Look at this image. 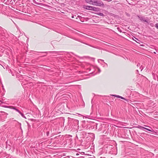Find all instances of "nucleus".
Wrapping results in <instances>:
<instances>
[{
  "label": "nucleus",
  "instance_id": "f257e3e1",
  "mask_svg": "<svg viewBox=\"0 0 158 158\" xmlns=\"http://www.w3.org/2000/svg\"><path fill=\"white\" fill-rule=\"evenodd\" d=\"M144 126H145V127H149V128H150L151 129H148V128L143 127L141 126L140 125H138L137 126H135V128H137L139 129H140L141 130H143V129H144L146 130H148V131H151V132H154V130L153 129H152L150 127H149L148 126H146V125H144Z\"/></svg>",
  "mask_w": 158,
  "mask_h": 158
},
{
  "label": "nucleus",
  "instance_id": "f03ea898",
  "mask_svg": "<svg viewBox=\"0 0 158 158\" xmlns=\"http://www.w3.org/2000/svg\"><path fill=\"white\" fill-rule=\"evenodd\" d=\"M104 4L103 2L100 0H95L94 6H104Z\"/></svg>",
  "mask_w": 158,
  "mask_h": 158
},
{
  "label": "nucleus",
  "instance_id": "7ed1b4c3",
  "mask_svg": "<svg viewBox=\"0 0 158 158\" xmlns=\"http://www.w3.org/2000/svg\"><path fill=\"white\" fill-rule=\"evenodd\" d=\"M95 0H85L86 2L89 4L94 5Z\"/></svg>",
  "mask_w": 158,
  "mask_h": 158
},
{
  "label": "nucleus",
  "instance_id": "20e7f679",
  "mask_svg": "<svg viewBox=\"0 0 158 158\" xmlns=\"http://www.w3.org/2000/svg\"><path fill=\"white\" fill-rule=\"evenodd\" d=\"M98 124L97 123L95 124V126H96V129H98V131H101L102 130V126L101 125H99L98 126Z\"/></svg>",
  "mask_w": 158,
  "mask_h": 158
},
{
  "label": "nucleus",
  "instance_id": "39448f33",
  "mask_svg": "<svg viewBox=\"0 0 158 158\" xmlns=\"http://www.w3.org/2000/svg\"><path fill=\"white\" fill-rule=\"evenodd\" d=\"M138 17L139 19L142 21L148 23V21L147 19H145L144 17L143 16L140 17L139 16H138Z\"/></svg>",
  "mask_w": 158,
  "mask_h": 158
},
{
  "label": "nucleus",
  "instance_id": "423d86ee",
  "mask_svg": "<svg viewBox=\"0 0 158 158\" xmlns=\"http://www.w3.org/2000/svg\"><path fill=\"white\" fill-rule=\"evenodd\" d=\"M93 7V6H86L85 7V8L87 10H92Z\"/></svg>",
  "mask_w": 158,
  "mask_h": 158
},
{
  "label": "nucleus",
  "instance_id": "0eeeda50",
  "mask_svg": "<svg viewBox=\"0 0 158 158\" xmlns=\"http://www.w3.org/2000/svg\"><path fill=\"white\" fill-rule=\"evenodd\" d=\"M100 10V9L98 7H93L92 9V10L96 11H99Z\"/></svg>",
  "mask_w": 158,
  "mask_h": 158
},
{
  "label": "nucleus",
  "instance_id": "6e6552de",
  "mask_svg": "<svg viewBox=\"0 0 158 158\" xmlns=\"http://www.w3.org/2000/svg\"><path fill=\"white\" fill-rule=\"evenodd\" d=\"M72 121H73V123H74L75 124H78V120L76 119H72Z\"/></svg>",
  "mask_w": 158,
  "mask_h": 158
},
{
  "label": "nucleus",
  "instance_id": "1a4fd4ad",
  "mask_svg": "<svg viewBox=\"0 0 158 158\" xmlns=\"http://www.w3.org/2000/svg\"><path fill=\"white\" fill-rule=\"evenodd\" d=\"M96 14L99 15H100V16H104V15L102 13H100V12H98L97 13H96Z\"/></svg>",
  "mask_w": 158,
  "mask_h": 158
},
{
  "label": "nucleus",
  "instance_id": "9d476101",
  "mask_svg": "<svg viewBox=\"0 0 158 158\" xmlns=\"http://www.w3.org/2000/svg\"><path fill=\"white\" fill-rule=\"evenodd\" d=\"M135 38L136 40H135L134 39H133V40H135L137 43H139V42L140 41L138 39L136 38L135 37Z\"/></svg>",
  "mask_w": 158,
  "mask_h": 158
},
{
  "label": "nucleus",
  "instance_id": "9b49d317",
  "mask_svg": "<svg viewBox=\"0 0 158 158\" xmlns=\"http://www.w3.org/2000/svg\"><path fill=\"white\" fill-rule=\"evenodd\" d=\"M121 98V99H124L126 101H128V100L126 98H125L121 96H120V98Z\"/></svg>",
  "mask_w": 158,
  "mask_h": 158
},
{
  "label": "nucleus",
  "instance_id": "f8f14e48",
  "mask_svg": "<svg viewBox=\"0 0 158 158\" xmlns=\"http://www.w3.org/2000/svg\"><path fill=\"white\" fill-rule=\"evenodd\" d=\"M19 113L21 115V116L23 117H24V118H26L24 114L22 113H21L20 111Z\"/></svg>",
  "mask_w": 158,
  "mask_h": 158
},
{
  "label": "nucleus",
  "instance_id": "ddd939ff",
  "mask_svg": "<svg viewBox=\"0 0 158 158\" xmlns=\"http://www.w3.org/2000/svg\"><path fill=\"white\" fill-rule=\"evenodd\" d=\"M63 52L60 51V52H57V51H52V52H49L52 53H57L58 52Z\"/></svg>",
  "mask_w": 158,
  "mask_h": 158
},
{
  "label": "nucleus",
  "instance_id": "4468645a",
  "mask_svg": "<svg viewBox=\"0 0 158 158\" xmlns=\"http://www.w3.org/2000/svg\"><path fill=\"white\" fill-rule=\"evenodd\" d=\"M2 107L6 108H10V106H4V105H2L1 106Z\"/></svg>",
  "mask_w": 158,
  "mask_h": 158
},
{
  "label": "nucleus",
  "instance_id": "2eb2a0df",
  "mask_svg": "<svg viewBox=\"0 0 158 158\" xmlns=\"http://www.w3.org/2000/svg\"><path fill=\"white\" fill-rule=\"evenodd\" d=\"M99 60H100L102 61V62H103L106 64V66H108V64H106V63H105L104 62V60H102V59H99V60H98V62H99Z\"/></svg>",
  "mask_w": 158,
  "mask_h": 158
},
{
  "label": "nucleus",
  "instance_id": "dca6fc26",
  "mask_svg": "<svg viewBox=\"0 0 158 158\" xmlns=\"http://www.w3.org/2000/svg\"><path fill=\"white\" fill-rule=\"evenodd\" d=\"M81 42V43H83V44H86V45H89V46H90V47H93L94 48L93 46H92L91 45H90V44H86V43H85L83 42Z\"/></svg>",
  "mask_w": 158,
  "mask_h": 158
},
{
  "label": "nucleus",
  "instance_id": "f3484780",
  "mask_svg": "<svg viewBox=\"0 0 158 158\" xmlns=\"http://www.w3.org/2000/svg\"><path fill=\"white\" fill-rule=\"evenodd\" d=\"M81 42V43H83V44H86V45H89V46H90V47H93L94 48L93 46H92L91 45H90V44H86V43H85L83 42Z\"/></svg>",
  "mask_w": 158,
  "mask_h": 158
},
{
  "label": "nucleus",
  "instance_id": "a211bd4d",
  "mask_svg": "<svg viewBox=\"0 0 158 158\" xmlns=\"http://www.w3.org/2000/svg\"><path fill=\"white\" fill-rule=\"evenodd\" d=\"M117 29L118 30V31H119L120 32H122V31L120 29L119 27H117Z\"/></svg>",
  "mask_w": 158,
  "mask_h": 158
},
{
  "label": "nucleus",
  "instance_id": "6ab92c4d",
  "mask_svg": "<svg viewBox=\"0 0 158 158\" xmlns=\"http://www.w3.org/2000/svg\"><path fill=\"white\" fill-rule=\"evenodd\" d=\"M112 96H114L115 97L119 98H120V96L118 95H113Z\"/></svg>",
  "mask_w": 158,
  "mask_h": 158
},
{
  "label": "nucleus",
  "instance_id": "aec40b11",
  "mask_svg": "<svg viewBox=\"0 0 158 158\" xmlns=\"http://www.w3.org/2000/svg\"><path fill=\"white\" fill-rule=\"evenodd\" d=\"M155 27L157 29H158V23L155 24Z\"/></svg>",
  "mask_w": 158,
  "mask_h": 158
},
{
  "label": "nucleus",
  "instance_id": "412c9836",
  "mask_svg": "<svg viewBox=\"0 0 158 158\" xmlns=\"http://www.w3.org/2000/svg\"><path fill=\"white\" fill-rule=\"evenodd\" d=\"M47 136H48L49 135V131H48L46 132Z\"/></svg>",
  "mask_w": 158,
  "mask_h": 158
},
{
  "label": "nucleus",
  "instance_id": "4be33fe9",
  "mask_svg": "<svg viewBox=\"0 0 158 158\" xmlns=\"http://www.w3.org/2000/svg\"><path fill=\"white\" fill-rule=\"evenodd\" d=\"M139 67L141 71L143 69V68L142 66H140Z\"/></svg>",
  "mask_w": 158,
  "mask_h": 158
},
{
  "label": "nucleus",
  "instance_id": "5701e85b",
  "mask_svg": "<svg viewBox=\"0 0 158 158\" xmlns=\"http://www.w3.org/2000/svg\"><path fill=\"white\" fill-rule=\"evenodd\" d=\"M4 103V102L1 101L0 100V106H2L1 105V104H2V103Z\"/></svg>",
  "mask_w": 158,
  "mask_h": 158
},
{
  "label": "nucleus",
  "instance_id": "b1692460",
  "mask_svg": "<svg viewBox=\"0 0 158 158\" xmlns=\"http://www.w3.org/2000/svg\"><path fill=\"white\" fill-rule=\"evenodd\" d=\"M84 132V131H82L80 133H82V134H83V133H84L85 134V135H86V133L85 132Z\"/></svg>",
  "mask_w": 158,
  "mask_h": 158
},
{
  "label": "nucleus",
  "instance_id": "393cba45",
  "mask_svg": "<svg viewBox=\"0 0 158 158\" xmlns=\"http://www.w3.org/2000/svg\"><path fill=\"white\" fill-rule=\"evenodd\" d=\"M137 66L138 67H140V64L139 63H138Z\"/></svg>",
  "mask_w": 158,
  "mask_h": 158
},
{
  "label": "nucleus",
  "instance_id": "a878e982",
  "mask_svg": "<svg viewBox=\"0 0 158 158\" xmlns=\"http://www.w3.org/2000/svg\"><path fill=\"white\" fill-rule=\"evenodd\" d=\"M15 110L16 111H17V112H18L19 113L20 111H19V110L18 109H16Z\"/></svg>",
  "mask_w": 158,
  "mask_h": 158
},
{
  "label": "nucleus",
  "instance_id": "bb28decb",
  "mask_svg": "<svg viewBox=\"0 0 158 158\" xmlns=\"http://www.w3.org/2000/svg\"><path fill=\"white\" fill-rule=\"evenodd\" d=\"M12 109H14V110H16V108H15V107H13V108H12Z\"/></svg>",
  "mask_w": 158,
  "mask_h": 158
},
{
  "label": "nucleus",
  "instance_id": "cd10ccee",
  "mask_svg": "<svg viewBox=\"0 0 158 158\" xmlns=\"http://www.w3.org/2000/svg\"><path fill=\"white\" fill-rule=\"evenodd\" d=\"M90 134H91V135H92V136H94V134L93 133H90Z\"/></svg>",
  "mask_w": 158,
  "mask_h": 158
},
{
  "label": "nucleus",
  "instance_id": "c85d7f7f",
  "mask_svg": "<svg viewBox=\"0 0 158 158\" xmlns=\"http://www.w3.org/2000/svg\"><path fill=\"white\" fill-rule=\"evenodd\" d=\"M98 71H99V73H100L101 72V70H100V69L98 68Z\"/></svg>",
  "mask_w": 158,
  "mask_h": 158
},
{
  "label": "nucleus",
  "instance_id": "c756f323",
  "mask_svg": "<svg viewBox=\"0 0 158 158\" xmlns=\"http://www.w3.org/2000/svg\"><path fill=\"white\" fill-rule=\"evenodd\" d=\"M48 52H41V53H47Z\"/></svg>",
  "mask_w": 158,
  "mask_h": 158
},
{
  "label": "nucleus",
  "instance_id": "7c9ffc66",
  "mask_svg": "<svg viewBox=\"0 0 158 158\" xmlns=\"http://www.w3.org/2000/svg\"><path fill=\"white\" fill-rule=\"evenodd\" d=\"M72 18H74V16L73 15H72L71 17Z\"/></svg>",
  "mask_w": 158,
  "mask_h": 158
},
{
  "label": "nucleus",
  "instance_id": "2f4dec72",
  "mask_svg": "<svg viewBox=\"0 0 158 158\" xmlns=\"http://www.w3.org/2000/svg\"><path fill=\"white\" fill-rule=\"evenodd\" d=\"M76 155H79V154H78V153H77L76 154Z\"/></svg>",
  "mask_w": 158,
  "mask_h": 158
},
{
  "label": "nucleus",
  "instance_id": "473e14b6",
  "mask_svg": "<svg viewBox=\"0 0 158 158\" xmlns=\"http://www.w3.org/2000/svg\"><path fill=\"white\" fill-rule=\"evenodd\" d=\"M151 24H152V25H153V23H151V24H150V25H151Z\"/></svg>",
  "mask_w": 158,
  "mask_h": 158
},
{
  "label": "nucleus",
  "instance_id": "72a5a7b5",
  "mask_svg": "<svg viewBox=\"0 0 158 158\" xmlns=\"http://www.w3.org/2000/svg\"><path fill=\"white\" fill-rule=\"evenodd\" d=\"M151 25V26H153L152 25V24H151V25Z\"/></svg>",
  "mask_w": 158,
  "mask_h": 158
}]
</instances>
